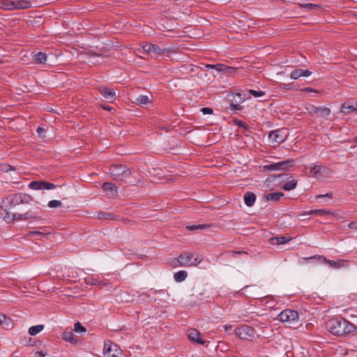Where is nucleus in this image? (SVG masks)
<instances>
[{
	"mask_svg": "<svg viewBox=\"0 0 357 357\" xmlns=\"http://www.w3.org/2000/svg\"><path fill=\"white\" fill-rule=\"evenodd\" d=\"M326 330L333 335L344 336L355 331L356 327L342 317L331 319L326 323Z\"/></svg>",
	"mask_w": 357,
	"mask_h": 357,
	"instance_id": "f257e3e1",
	"label": "nucleus"
},
{
	"mask_svg": "<svg viewBox=\"0 0 357 357\" xmlns=\"http://www.w3.org/2000/svg\"><path fill=\"white\" fill-rule=\"evenodd\" d=\"M144 54L156 59L159 56H169V54L176 52L178 48H161L160 46H142Z\"/></svg>",
	"mask_w": 357,
	"mask_h": 357,
	"instance_id": "f03ea898",
	"label": "nucleus"
},
{
	"mask_svg": "<svg viewBox=\"0 0 357 357\" xmlns=\"http://www.w3.org/2000/svg\"><path fill=\"white\" fill-rule=\"evenodd\" d=\"M109 173L114 180L123 181L130 177L131 171L126 165L114 164L110 167Z\"/></svg>",
	"mask_w": 357,
	"mask_h": 357,
	"instance_id": "7ed1b4c3",
	"label": "nucleus"
},
{
	"mask_svg": "<svg viewBox=\"0 0 357 357\" xmlns=\"http://www.w3.org/2000/svg\"><path fill=\"white\" fill-rule=\"evenodd\" d=\"M316 259H319L320 261H322L323 262L327 263L330 265V266L334 268H340L341 267H344L348 266V261L344 260V259H340L338 261H333L327 259L325 257L322 255H314L312 257H304L301 258L298 260L299 264H303L305 262H308L309 261H314Z\"/></svg>",
	"mask_w": 357,
	"mask_h": 357,
	"instance_id": "20e7f679",
	"label": "nucleus"
},
{
	"mask_svg": "<svg viewBox=\"0 0 357 357\" xmlns=\"http://www.w3.org/2000/svg\"><path fill=\"white\" fill-rule=\"evenodd\" d=\"M202 261L199 256L195 257L192 253L185 252L181 254L176 259L177 263L181 266H196Z\"/></svg>",
	"mask_w": 357,
	"mask_h": 357,
	"instance_id": "39448f33",
	"label": "nucleus"
},
{
	"mask_svg": "<svg viewBox=\"0 0 357 357\" xmlns=\"http://www.w3.org/2000/svg\"><path fill=\"white\" fill-rule=\"evenodd\" d=\"M31 3L26 0H3L1 7L3 10L24 9L31 7Z\"/></svg>",
	"mask_w": 357,
	"mask_h": 357,
	"instance_id": "423d86ee",
	"label": "nucleus"
},
{
	"mask_svg": "<svg viewBox=\"0 0 357 357\" xmlns=\"http://www.w3.org/2000/svg\"><path fill=\"white\" fill-rule=\"evenodd\" d=\"M268 137L269 140L271 141L272 146H275L276 144L284 142L287 139L288 132L285 128L278 129L271 131Z\"/></svg>",
	"mask_w": 357,
	"mask_h": 357,
	"instance_id": "0eeeda50",
	"label": "nucleus"
},
{
	"mask_svg": "<svg viewBox=\"0 0 357 357\" xmlns=\"http://www.w3.org/2000/svg\"><path fill=\"white\" fill-rule=\"evenodd\" d=\"M294 165V159H288L286 160L280 161L278 162H273L272 164L264 166L265 171H278V170H287Z\"/></svg>",
	"mask_w": 357,
	"mask_h": 357,
	"instance_id": "6e6552de",
	"label": "nucleus"
},
{
	"mask_svg": "<svg viewBox=\"0 0 357 357\" xmlns=\"http://www.w3.org/2000/svg\"><path fill=\"white\" fill-rule=\"evenodd\" d=\"M277 319L282 322L292 324L298 321L299 315L294 310L286 309L278 315Z\"/></svg>",
	"mask_w": 357,
	"mask_h": 357,
	"instance_id": "1a4fd4ad",
	"label": "nucleus"
},
{
	"mask_svg": "<svg viewBox=\"0 0 357 357\" xmlns=\"http://www.w3.org/2000/svg\"><path fill=\"white\" fill-rule=\"evenodd\" d=\"M236 335L241 340H252L255 337L254 328L248 325H241L235 330Z\"/></svg>",
	"mask_w": 357,
	"mask_h": 357,
	"instance_id": "9d476101",
	"label": "nucleus"
},
{
	"mask_svg": "<svg viewBox=\"0 0 357 357\" xmlns=\"http://www.w3.org/2000/svg\"><path fill=\"white\" fill-rule=\"evenodd\" d=\"M40 211L41 209L39 207L35 206L24 213H18L14 217H18L19 220H38Z\"/></svg>",
	"mask_w": 357,
	"mask_h": 357,
	"instance_id": "9b49d317",
	"label": "nucleus"
},
{
	"mask_svg": "<svg viewBox=\"0 0 357 357\" xmlns=\"http://www.w3.org/2000/svg\"><path fill=\"white\" fill-rule=\"evenodd\" d=\"M56 187L55 184L43 180L33 181L29 183V188L35 190H52Z\"/></svg>",
	"mask_w": 357,
	"mask_h": 357,
	"instance_id": "f8f14e48",
	"label": "nucleus"
},
{
	"mask_svg": "<svg viewBox=\"0 0 357 357\" xmlns=\"http://www.w3.org/2000/svg\"><path fill=\"white\" fill-rule=\"evenodd\" d=\"M80 47L82 49V50L77 53V56L80 57L81 59H84L85 56L86 55H93V56H101L102 54V52L101 50L95 51L93 50V48L96 47L97 49V46H90L91 50H88L84 48V46H80Z\"/></svg>",
	"mask_w": 357,
	"mask_h": 357,
	"instance_id": "ddd939ff",
	"label": "nucleus"
},
{
	"mask_svg": "<svg viewBox=\"0 0 357 357\" xmlns=\"http://www.w3.org/2000/svg\"><path fill=\"white\" fill-rule=\"evenodd\" d=\"M328 172L329 169L323 165H314V167L310 169V173L314 177L324 176L328 174Z\"/></svg>",
	"mask_w": 357,
	"mask_h": 357,
	"instance_id": "4468645a",
	"label": "nucleus"
},
{
	"mask_svg": "<svg viewBox=\"0 0 357 357\" xmlns=\"http://www.w3.org/2000/svg\"><path fill=\"white\" fill-rule=\"evenodd\" d=\"M188 337L192 342H197L199 344L204 345L207 342L199 337L200 333L195 328H190L188 331Z\"/></svg>",
	"mask_w": 357,
	"mask_h": 357,
	"instance_id": "2eb2a0df",
	"label": "nucleus"
},
{
	"mask_svg": "<svg viewBox=\"0 0 357 357\" xmlns=\"http://www.w3.org/2000/svg\"><path fill=\"white\" fill-rule=\"evenodd\" d=\"M102 188L103 190L107 193V195L110 197H113L118 195V188L113 183L109 182H105Z\"/></svg>",
	"mask_w": 357,
	"mask_h": 357,
	"instance_id": "dca6fc26",
	"label": "nucleus"
},
{
	"mask_svg": "<svg viewBox=\"0 0 357 357\" xmlns=\"http://www.w3.org/2000/svg\"><path fill=\"white\" fill-rule=\"evenodd\" d=\"M99 93L103 98L108 100H113L116 98V94L113 89L107 88L105 86H100L98 89Z\"/></svg>",
	"mask_w": 357,
	"mask_h": 357,
	"instance_id": "f3484780",
	"label": "nucleus"
},
{
	"mask_svg": "<svg viewBox=\"0 0 357 357\" xmlns=\"http://www.w3.org/2000/svg\"><path fill=\"white\" fill-rule=\"evenodd\" d=\"M340 111L344 115H349L352 112H357V105L354 106L350 105L348 102H345L342 105Z\"/></svg>",
	"mask_w": 357,
	"mask_h": 357,
	"instance_id": "a211bd4d",
	"label": "nucleus"
},
{
	"mask_svg": "<svg viewBox=\"0 0 357 357\" xmlns=\"http://www.w3.org/2000/svg\"><path fill=\"white\" fill-rule=\"evenodd\" d=\"M47 59V54L43 52H38L33 54V61L38 64L45 63Z\"/></svg>",
	"mask_w": 357,
	"mask_h": 357,
	"instance_id": "6ab92c4d",
	"label": "nucleus"
},
{
	"mask_svg": "<svg viewBox=\"0 0 357 357\" xmlns=\"http://www.w3.org/2000/svg\"><path fill=\"white\" fill-rule=\"evenodd\" d=\"M244 202L246 206H252L256 200V195L252 192H247L244 194Z\"/></svg>",
	"mask_w": 357,
	"mask_h": 357,
	"instance_id": "aec40b11",
	"label": "nucleus"
},
{
	"mask_svg": "<svg viewBox=\"0 0 357 357\" xmlns=\"http://www.w3.org/2000/svg\"><path fill=\"white\" fill-rule=\"evenodd\" d=\"M284 195V193L281 192H270L265 195V199L267 202H277Z\"/></svg>",
	"mask_w": 357,
	"mask_h": 357,
	"instance_id": "412c9836",
	"label": "nucleus"
},
{
	"mask_svg": "<svg viewBox=\"0 0 357 357\" xmlns=\"http://www.w3.org/2000/svg\"><path fill=\"white\" fill-rule=\"evenodd\" d=\"M237 70V68L226 66L223 63H221V68H220V70H218V72L223 73L225 75H232L235 74Z\"/></svg>",
	"mask_w": 357,
	"mask_h": 357,
	"instance_id": "4be33fe9",
	"label": "nucleus"
},
{
	"mask_svg": "<svg viewBox=\"0 0 357 357\" xmlns=\"http://www.w3.org/2000/svg\"><path fill=\"white\" fill-rule=\"evenodd\" d=\"M305 214L307 215H316L321 217L328 216L332 215V213L330 211L325 209H314L310 210L306 212Z\"/></svg>",
	"mask_w": 357,
	"mask_h": 357,
	"instance_id": "5701e85b",
	"label": "nucleus"
},
{
	"mask_svg": "<svg viewBox=\"0 0 357 357\" xmlns=\"http://www.w3.org/2000/svg\"><path fill=\"white\" fill-rule=\"evenodd\" d=\"M62 338L70 343L75 344L77 342V340L74 337V335L72 330H66L62 333Z\"/></svg>",
	"mask_w": 357,
	"mask_h": 357,
	"instance_id": "b1692460",
	"label": "nucleus"
},
{
	"mask_svg": "<svg viewBox=\"0 0 357 357\" xmlns=\"http://www.w3.org/2000/svg\"><path fill=\"white\" fill-rule=\"evenodd\" d=\"M290 239L287 236H275L270 239V242L273 245H282L289 242Z\"/></svg>",
	"mask_w": 357,
	"mask_h": 357,
	"instance_id": "393cba45",
	"label": "nucleus"
},
{
	"mask_svg": "<svg viewBox=\"0 0 357 357\" xmlns=\"http://www.w3.org/2000/svg\"><path fill=\"white\" fill-rule=\"evenodd\" d=\"M98 218L102 220H119L118 215H115L111 213L104 211L98 213Z\"/></svg>",
	"mask_w": 357,
	"mask_h": 357,
	"instance_id": "a878e982",
	"label": "nucleus"
},
{
	"mask_svg": "<svg viewBox=\"0 0 357 357\" xmlns=\"http://www.w3.org/2000/svg\"><path fill=\"white\" fill-rule=\"evenodd\" d=\"M331 114V109L326 107H318L317 116L321 118H327Z\"/></svg>",
	"mask_w": 357,
	"mask_h": 357,
	"instance_id": "bb28decb",
	"label": "nucleus"
},
{
	"mask_svg": "<svg viewBox=\"0 0 357 357\" xmlns=\"http://www.w3.org/2000/svg\"><path fill=\"white\" fill-rule=\"evenodd\" d=\"M0 325L5 329L12 328L13 326V323L10 318L6 317L3 314V318H1V321Z\"/></svg>",
	"mask_w": 357,
	"mask_h": 357,
	"instance_id": "cd10ccee",
	"label": "nucleus"
},
{
	"mask_svg": "<svg viewBox=\"0 0 357 357\" xmlns=\"http://www.w3.org/2000/svg\"><path fill=\"white\" fill-rule=\"evenodd\" d=\"M188 276V273L185 271H179L174 273V278L177 282L184 281Z\"/></svg>",
	"mask_w": 357,
	"mask_h": 357,
	"instance_id": "c85d7f7f",
	"label": "nucleus"
},
{
	"mask_svg": "<svg viewBox=\"0 0 357 357\" xmlns=\"http://www.w3.org/2000/svg\"><path fill=\"white\" fill-rule=\"evenodd\" d=\"M300 7L305 8L308 10H319L321 9V6L319 4H313V3H299Z\"/></svg>",
	"mask_w": 357,
	"mask_h": 357,
	"instance_id": "c756f323",
	"label": "nucleus"
},
{
	"mask_svg": "<svg viewBox=\"0 0 357 357\" xmlns=\"http://www.w3.org/2000/svg\"><path fill=\"white\" fill-rule=\"evenodd\" d=\"M43 328H44V325H42V324L31 326L29 328V334L32 336L36 335L38 333H40L41 331H43Z\"/></svg>",
	"mask_w": 357,
	"mask_h": 357,
	"instance_id": "7c9ffc66",
	"label": "nucleus"
},
{
	"mask_svg": "<svg viewBox=\"0 0 357 357\" xmlns=\"http://www.w3.org/2000/svg\"><path fill=\"white\" fill-rule=\"evenodd\" d=\"M5 212V215L3 216V220L7 222H10L15 220H19L18 217H14V215H17L18 213H11L8 211L7 209L3 210Z\"/></svg>",
	"mask_w": 357,
	"mask_h": 357,
	"instance_id": "2f4dec72",
	"label": "nucleus"
},
{
	"mask_svg": "<svg viewBox=\"0 0 357 357\" xmlns=\"http://www.w3.org/2000/svg\"><path fill=\"white\" fill-rule=\"evenodd\" d=\"M317 107L311 103H306L305 105V109H306L307 112L311 116L317 114Z\"/></svg>",
	"mask_w": 357,
	"mask_h": 357,
	"instance_id": "473e14b6",
	"label": "nucleus"
},
{
	"mask_svg": "<svg viewBox=\"0 0 357 357\" xmlns=\"http://www.w3.org/2000/svg\"><path fill=\"white\" fill-rule=\"evenodd\" d=\"M297 185V181L295 179H293L290 181H288L284 184L282 186V188L286 191H289L293 189H294L296 187Z\"/></svg>",
	"mask_w": 357,
	"mask_h": 357,
	"instance_id": "72a5a7b5",
	"label": "nucleus"
},
{
	"mask_svg": "<svg viewBox=\"0 0 357 357\" xmlns=\"http://www.w3.org/2000/svg\"><path fill=\"white\" fill-rule=\"evenodd\" d=\"M150 102V98L147 96L140 95L136 98V102L138 105H146Z\"/></svg>",
	"mask_w": 357,
	"mask_h": 357,
	"instance_id": "f704fd0d",
	"label": "nucleus"
},
{
	"mask_svg": "<svg viewBox=\"0 0 357 357\" xmlns=\"http://www.w3.org/2000/svg\"><path fill=\"white\" fill-rule=\"evenodd\" d=\"M73 331L75 333H85L86 331V329L85 327H84L79 322H76L74 324V328Z\"/></svg>",
	"mask_w": 357,
	"mask_h": 357,
	"instance_id": "c9c22d12",
	"label": "nucleus"
},
{
	"mask_svg": "<svg viewBox=\"0 0 357 357\" xmlns=\"http://www.w3.org/2000/svg\"><path fill=\"white\" fill-rule=\"evenodd\" d=\"M206 226L205 225H192L186 226V229L189 231H195L197 229H202L206 228Z\"/></svg>",
	"mask_w": 357,
	"mask_h": 357,
	"instance_id": "e433bc0d",
	"label": "nucleus"
},
{
	"mask_svg": "<svg viewBox=\"0 0 357 357\" xmlns=\"http://www.w3.org/2000/svg\"><path fill=\"white\" fill-rule=\"evenodd\" d=\"M243 108L242 106H241L240 103H234L231 102L229 106L227 107V110H235V111H240Z\"/></svg>",
	"mask_w": 357,
	"mask_h": 357,
	"instance_id": "4c0bfd02",
	"label": "nucleus"
},
{
	"mask_svg": "<svg viewBox=\"0 0 357 357\" xmlns=\"http://www.w3.org/2000/svg\"><path fill=\"white\" fill-rule=\"evenodd\" d=\"M11 197L14 199L15 204L20 205L21 204H23V199H22V197L20 195V193L15 194L12 195Z\"/></svg>",
	"mask_w": 357,
	"mask_h": 357,
	"instance_id": "58836bf2",
	"label": "nucleus"
},
{
	"mask_svg": "<svg viewBox=\"0 0 357 357\" xmlns=\"http://www.w3.org/2000/svg\"><path fill=\"white\" fill-rule=\"evenodd\" d=\"M234 123L236 126L240 127V128H244L245 130H248V126L247 125V123L241 120H238V119H234Z\"/></svg>",
	"mask_w": 357,
	"mask_h": 357,
	"instance_id": "ea45409f",
	"label": "nucleus"
},
{
	"mask_svg": "<svg viewBox=\"0 0 357 357\" xmlns=\"http://www.w3.org/2000/svg\"><path fill=\"white\" fill-rule=\"evenodd\" d=\"M249 93L255 98L261 97L265 94V93L263 91H257L253 89L249 90Z\"/></svg>",
	"mask_w": 357,
	"mask_h": 357,
	"instance_id": "a19ab883",
	"label": "nucleus"
},
{
	"mask_svg": "<svg viewBox=\"0 0 357 357\" xmlns=\"http://www.w3.org/2000/svg\"><path fill=\"white\" fill-rule=\"evenodd\" d=\"M290 77L293 79H297L301 77L300 68L293 70L290 74Z\"/></svg>",
	"mask_w": 357,
	"mask_h": 357,
	"instance_id": "79ce46f5",
	"label": "nucleus"
},
{
	"mask_svg": "<svg viewBox=\"0 0 357 357\" xmlns=\"http://www.w3.org/2000/svg\"><path fill=\"white\" fill-rule=\"evenodd\" d=\"M205 68L207 69V70H209V69H215V70H217L218 72V70H220V68H221V63H217V64H206L205 66Z\"/></svg>",
	"mask_w": 357,
	"mask_h": 357,
	"instance_id": "37998d69",
	"label": "nucleus"
},
{
	"mask_svg": "<svg viewBox=\"0 0 357 357\" xmlns=\"http://www.w3.org/2000/svg\"><path fill=\"white\" fill-rule=\"evenodd\" d=\"M20 195H22V199H23V204H27L29 202V201H33V197L28 195V194H22L20 193Z\"/></svg>",
	"mask_w": 357,
	"mask_h": 357,
	"instance_id": "c03bdc74",
	"label": "nucleus"
},
{
	"mask_svg": "<svg viewBox=\"0 0 357 357\" xmlns=\"http://www.w3.org/2000/svg\"><path fill=\"white\" fill-rule=\"evenodd\" d=\"M61 205V202L58 200H52L48 202V206L50 208L59 207Z\"/></svg>",
	"mask_w": 357,
	"mask_h": 357,
	"instance_id": "a18cd8bd",
	"label": "nucleus"
},
{
	"mask_svg": "<svg viewBox=\"0 0 357 357\" xmlns=\"http://www.w3.org/2000/svg\"><path fill=\"white\" fill-rule=\"evenodd\" d=\"M234 100L236 103H241L243 102L244 99L242 98L241 94L239 93H236L235 95H232Z\"/></svg>",
	"mask_w": 357,
	"mask_h": 357,
	"instance_id": "49530a36",
	"label": "nucleus"
},
{
	"mask_svg": "<svg viewBox=\"0 0 357 357\" xmlns=\"http://www.w3.org/2000/svg\"><path fill=\"white\" fill-rule=\"evenodd\" d=\"M312 72L309 70H304L300 68V75L301 77H308L311 75Z\"/></svg>",
	"mask_w": 357,
	"mask_h": 357,
	"instance_id": "de8ad7c7",
	"label": "nucleus"
},
{
	"mask_svg": "<svg viewBox=\"0 0 357 357\" xmlns=\"http://www.w3.org/2000/svg\"><path fill=\"white\" fill-rule=\"evenodd\" d=\"M201 112L204 114H212L213 112V110L211 107H203L201 109Z\"/></svg>",
	"mask_w": 357,
	"mask_h": 357,
	"instance_id": "09e8293b",
	"label": "nucleus"
},
{
	"mask_svg": "<svg viewBox=\"0 0 357 357\" xmlns=\"http://www.w3.org/2000/svg\"><path fill=\"white\" fill-rule=\"evenodd\" d=\"M2 170L5 172H8V171H15V168L13 166L10 165H4L2 166Z\"/></svg>",
	"mask_w": 357,
	"mask_h": 357,
	"instance_id": "8fccbe9b",
	"label": "nucleus"
},
{
	"mask_svg": "<svg viewBox=\"0 0 357 357\" xmlns=\"http://www.w3.org/2000/svg\"><path fill=\"white\" fill-rule=\"evenodd\" d=\"M30 234L32 236L37 235V236H46L47 235V234H45V233H43V232H41L39 231H30Z\"/></svg>",
	"mask_w": 357,
	"mask_h": 357,
	"instance_id": "3c124183",
	"label": "nucleus"
},
{
	"mask_svg": "<svg viewBox=\"0 0 357 357\" xmlns=\"http://www.w3.org/2000/svg\"><path fill=\"white\" fill-rule=\"evenodd\" d=\"M46 355H47L46 352H45L43 351H36L34 354L33 357H45V356H46Z\"/></svg>",
	"mask_w": 357,
	"mask_h": 357,
	"instance_id": "603ef678",
	"label": "nucleus"
},
{
	"mask_svg": "<svg viewBox=\"0 0 357 357\" xmlns=\"http://www.w3.org/2000/svg\"><path fill=\"white\" fill-rule=\"evenodd\" d=\"M333 196V194L331 192H328L325 195H317L316 196V199H319V198H322V197H329V198H331Z\"/></svg>",
	"mask_w": 357,
	"mask_h": 357,
	"instance_id": "864d4df0",
	"label": "nucleus"
},
{
	"mask_svg": "<svg viewBox=\"0 0 357 357\" xmlns=\"http://www.w3.org/2000/svg\"><path fill=\"white\" fill-rule=\"evenodd\" d=\"M17 206V204H15V202H14V199L10 197V200H9V203H8V208H12L15 206Z\"/></svg>",
	"mask_w": 357,
	"mask_h": 357,
	"instance_id": "5fc2aeb1",
	"label": "nucleus"
},
{
	"mask_svg": "<svg viewBox=\"0 0 357 357\" xmlns=\"http://www.w3.org/2000/svg\"><path fill=\"white\" fill-rule=\"evenodd\" d=\"M45 131V128L41 126H38L36 130V132H38V135L43 134Z\"/></svg>",
	"mask_w": 357,
	"mask_h": 357,
	"instance_id": "6e6d98bb",
	"label": "nucleus"
},
{
	"mask_svg": "<svg viewBox=\"0 0 357 357\" xmlns=\"http://www.w3.org/2000/svg\"><path fill=\"white\" fill-rule=\"evenodd\" d=\"M349 227L350 229H356L357 228V222H351L349 224Z\"/></svg>",
	"mask_w": 357,
	"mask_h": 357,
	"instance_id": "4d7b16f0",
	"label": "nucleus"
},
{
	"mask_svg": "<svg viewBox=\"0 0 357 357\" xmlns=\"http://www.w3.org/2000/svg\"><path fill=\"white\" fill-rule=\"evenodd\" d=\"M233 326L231 325H229V326H224V328H225V331H227V332H229L230 331L231 329H232Z\"/></svg>",
	"mask_w": 357,
	"mask_h": 357,
	"instance_id": "13d9d810",
	"label": "nucleus"
},
{
	"mask_svg": "<svg viewBox=\"0 0 357 357\" xmlns=\"http://www.w3.org/2000/svg\"><path fill=\"white\" fill-rule=\"evenodd\" d=\"M234 255H248V252L244 251H234Z\"/></svg>",
	"mask_w": 357,
	"mask_h": 357,
	"instance_id": "bf43d9fd",
	"label": "nucleus"
},
{
	"mask_svg": "<svg viewBox=\"0 0 357 357\" xmlns=\"http://www.w3.org/2000/svg\"><path fill=\"white\" fill-rule=\"evenodd\" d=\"M104 351H107V352H109L111 351V349L110 347H107V343H105V345H104Z\"/></svg>",
	"mask_w": 357,
	"mask_h": 357,
	"instance_id": "052dcab7",
	"label": "nucleus"
},
{
	"mask_svg": "<svg viewBox=\"0 0 357 357\" xmlns=\"http://www.w3.org/2000/svg\"><path fill=\"white\" fill-rule=\"evenodd\" d=\"M102 107L105 110H110L111 109V107L109 106H103Z\"/></svg>",
	"mask_w": 357,
	"mask_h": 357,
	"instance_id": "680f3d73",
	"label": "nucleus"
},
{
	"mask_svg": "<svg viewBox=\"0 0 357 357\" xmlns=\"http://www.w3.org/2000/svg\"><path fill=\"white\" fill-rule=\"evenodd\" d=\"M252 287H255V285H252V286H245L244 289H245V290H247V289H250V288H252Z\"/></svg>",
	"mask_w": 357,
	"mask_h": 357,
	"instance_id": "e2e57ef3",
	"label": "nucleus"
},
{
	"mask_svg": "<svg viewBox=\"0 0 357 357\" xmlns=\"http://www.w3.org/2000/svg\"><path fill=\"white\" fill-rule=\"evenodd\" d=\"M283 175H284V174H280L275 175V176H275V177L280 178V177L282 176Z\"/></svg>",
	"mask_w": 357,
	"mask_h": 357,
	"instance_id": "0e129e2a",
	"label": "nucleus"
},
{
	"mask_svg": "<svg viewBox=\"0 0 357 357\" xmlns=\"http://www.w3.org/2000/svg\"><path fill=\"white\" fill-rule=\"evenodd\" d=\"M354 142L357 144V136L354 139Z\"/></svg>",
	"mask_w": 357,
	"mask_h": 357,
	"instance_id": "69168bd1",
	"label": "nucleus"
}]
</instances>
